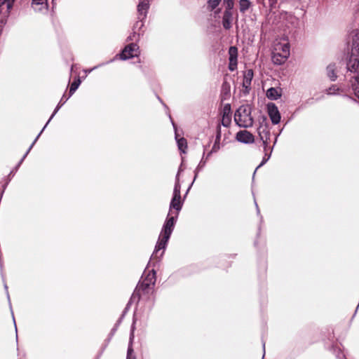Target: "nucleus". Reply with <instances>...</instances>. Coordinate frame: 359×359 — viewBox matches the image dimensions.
Here are the masks:
<instances>
[{"instance_id":"nucleus-53","label":"nucleus","mask_w":359,"mask_h":359,"mask_svg":"<svg viewBox=\"0 0 359 359\" xmlns=\"http://www.w3.org/2000/svg\"><path fill=\"white\" fill-rule=\"evenodd\" d=\"M6 0H0V6L6 3Z\"/></svg>"},{"instance_id":"nucleus-8","label":"nucleus","mask_w":359,"mask_h":359,"mask_svg":"<svg viewBox=\"0 0 359 359\" xmlns=\"http://www.w3.org/2000/svg\"><path fill=\"white\" fill-rule=\"evenodd\" d=\"M137 18L139 20H145L147 18L148 11L149 9L150 0H137Z\"/></svg>"},{"instance_id":"nucleus-37","label":"nucleus","mask_w":359,"mask_h":359,"mask_svg":"<svg viewBox=\"0 0 359 359\" xmlns=\"http://www.w3.org/2000/svg\"><path fill=\"white\" fill-rule=\"evenodd\" d=\"M181 171H182L181 168H180L178 170V172L175 176V185H174V188L177 187V189L180 190V191L181 190V184L180 182V173Z\"/></svg>"},{"instance_id":"nucleus-15","label":"nucleus","mask_w":359,"mask_h":359,"mask_svg":"<svg viewBox=\"0 0 359 359\" xmlns=\"http://www.w3.org/2000/svg\"><path fill=\"white\" fill-rule=\"evenodd\" d=\"M233 12L224 11L223 13L222 24L224 29L229 30L232 27Z\"/></svg>"},{"instance_id":"nucleus-11","label":"nucleus","mask_w":359,"mask_h":359,"mask_svg":"<svg viewBox=\"0 0 359 359\" xmlns=\"http://www.w3.org/2000/svg\"><path fill=\"white\" fill-rule=\"evenodd\" d=\"M169 118L170 119L171 123L172 125V127L175 130V140L177 141V147L179 150L185 154L186 153V149L187 148V140L184 137H180L178 138V135L177 133V125L174 122V121L172 118V116L170 114H169Z\"/></svg>"},{"instance_id":"nucleus-5","label":"nucleus","mask_w":359,"mask_h":359,"mask_svg":"<svg viewBox=\"0 0 359 359\" xmlns=\"http://www.w3.org/2000/svg\"><path fill=\"white\" fill-rule=\"evenodd\" d=\"M137 52L139 53V46L136 43L132 42L126 45L119 54L116 55V57L113 59L105 62V64H109L110 62H114L116 57L118 56H119V58L121 60H126L134 57H137Z\"/></svg>"},{"instance_id":"nucleus-44","label":"nucleus","mask_w":359,"mask_h":359,"mask_svg":"<svg viewBox=\"0 0 359 359\" xmlns=\"http://www.w3.org/2000/svg\"><path fill=\"white\" fill-rule=\"evenodd\" d=\"M129 310H126V309H123L122 314L121 315L120 318L118 319V323H121L126 314L128 313Z\"/></svg>"},{"instance_id":"nucleus-21","label":"nucleus","mask_w":359,"mask_h":359,"mask_svg":"<svg viewBox=\"0 0 359 359\" xmlns=\"http://www.w3.org/2000/svg\"><path fill=\"white\" fill-rule=\"evenodd\" d=\"M336 69L335 63H330L326 67L327 76L331 81H335L337 79Z\"/></svg>"},{"instance_id":"nucleus-36","label":"nucleus","mask_w":359,"mask_h":359,"mask_svg":"<svg viewBox=\"0 0 359 359\" xmlns=\"http://www.w3.org/2000/svg\"><path fill=\"white\" fill-rule=\"evenodd\" d=\"M225 4V10L229 11L230 12H233V8L234 6L233 0H224Z\"/></svg>"},{"instance_id":"nucleus-17","label":"nucleus","mask_w":359,"mask_h":359,"mask_svg":"<svg viewBox=\"0 0 359 359\" xmlns=\"http://www.w3.org/2000/svg\"><path fill=\"white\" fill-rule=\"evenodd\" d=\"M280 16L283 19L285 20L293 26H296L298 24L299 19L291 12L282 11L280 12Z\"/></svg>"},{"instance_id":"nucleus-43","label":"nucleus","mask_w":359,"mask_h":359,"mask_svg":"<svg viewBox=\"0 0 359 359\" xmlns=\"http://www.w3.org/2000/svg\"><path fill=\"white\" fill-rule=\"evenodd\" d=\"M278 0H269L270 9L272 10L276 7Z\"/></svg>"},{"instance_id":"nucleus-9","label":"nucleus","mask_w":359,"mask_h":359,"mask_svg":"<svg viewBox=\"0 0 359 359\" xmlns=\"http://www.w3.org/2000/svg\"><path fill=\"white\" fill-rule=\"evenodd\" d=\"M236 139L238 142L243 144H252L255 142L254 135L246 130L238 131L236 133Z\"/></svg>"},{"instance_id":"nucleus-16","label":"nucleus","mask_w":359,"mask_h":359,"mask_svg":"<svg viewBox=\"0 0 359 359\" xmlns=\"http://www.w3.org/2000/svg\"><path fill=\"white\" fill-rule=\"evenodd\" d=\"M120 325H121V323H118V321L117 320L116 323H115V325H114L113 328L111 330L107 338L104 340V343L102 347L100 353L98 355L97 359H99V357L102 354V353L104 352V349L107 348V346L109 344L110 341L111 340L112 337H114V334L116 333V332Z\"/></svg>"},{"instance_id":"nucleus-38","label":"nucleus","mask_w":359,"mask_h":359,"mask_svg":"<svg viewBox=\"0 0 359 359\" xmlns=\"http://www.w3.org/2000/svg\"><path fill=\"white\" fill-rule=\"evenodd\" d=\"M140 300V298L137 296V297H135L134 299L133 298V294L131 295L128 302L127 303L125 309L126 310H129L130 306H131V304H133V302H139Z\"/></svg>"},{"instance_id":"nucleus-31","label":"nucleus","mask_w":359,"mask_h":359,"mask_svg":"<svg viewBox=\"0 0 359 359\" xmlns=\"http://www.w3.org/2000/svg\"><path fill=\"white\" fill-rule=\"evenodd\" d=\"M259 126L257 128L270 126L267 117L265 115L259 116L258 118Z\"/></svg>"},{"instance_id":"nucleus-45","label":"nucleus","mask_w":359,"mask_h":359,"mask_svg":"<svg viewBox=\"0 0 359 359\" xmlns=\"http://www.w3.org/2000/svg\"><path fill=\"white\" fill-rule=\"evenodd\" d=\"M216 152L217 151H213V147H212V149L206 154L205 158L204 157L205 160L207 161L212 154Z\"/></svg>"},{"instance_id":"nucleus-4","label":"nucleus","mask_w":359,"mask_h":359,"mask_svg":"<svg viewBox=\"0 0 359 359\" xmlns=\"http://www.w3.org/2000/svg\"><path fill=\"white\" fill-rule=\"evenodd\" d=\"M184 204V200H182L181 193L180 190L176 188L173 189L172 196L169 205V215L179 216Z\"/></svg>"},{"instance_id":"nucleus-12","label":"nucleus","mask_w":359,"mask_h":359,"mask_svg":"<svg viewBox=\"0 0 359 359\" xmlns=\"http://www.w3.org/2000/svg\"><path fill=\"white\" fill-rule=\"evenodd\" d=\"M231 123V104L227 103L224 105L222 109V118L221 124L226 128L230 126Z\"/></svg>"},{"instance_id":"nucleus-41","label":"nucleus","mask_w":359,"mask_h":359,"mask_svg":"<svg viewBox=\"0 0 359 359\" xmlns=\"http://www.w3.org/2000/svg\"><path fill=\"white\" fill-rule=\"evenodd\" d=\"M237 68V61H232V62H229V69L231 71V72H233L234 70H236Z\"/></svg>"},{"instance_id":"nucleus-39","label":"nucleus","mask_w":359,"mask_h":359,"mask_svg":"<svg viewBox=\"0 0 359 359\" xmlns=\"http://www.w3.org/2000/svg\"><path fill=\"white\" fill-rule=\"evenodd\" d=\"M140 300V298L137 296V297H135L134 299L133 298V294L131 295L128 302L127 303L125 309L126 310H129L130 306H131V304H133V302H139Z\"/></svg>"},{"instance_id":"nucleus-3","label":"nucleus","mask_w":359,"mask_h":359,"mask_svg":"<svg viewBox=\"0 0 359 359\" xmlns=\"http://www.w3.org/2000/svg\"><path fill=\"white\" fill-rule=\"evenodd\" d=\"M252 107L249 104L240 106L234 114V121L240 128H250L253 125V118L251 115Z\"/></svg>"},{"instance_id":"nucleus-20","label":"nucleus","mask_w":359,"mask_h":359,"mask_svg":"<svg viewBox=\"0 0 359 359\" xmlns=\"http://www.w3.org/2000/svg\"><path fill=\"white\" fill-rule=\"evenodd\" d=\"M222 137V130H221V125L218 124L216 127V135L215 138V142L213 144V151H218L221 147H220V140Z\"/></svg>"},{"instance_id":"nucleus-1","label":"nucleus","mask_w":359,"mask_h":359,"mask_svg":"<svg viewBox=\"0 0 359 359\" xmlns=\"http://www.w3.org/2000/svg\"><path fill=\"white\" fill-rule=\"evenodd\" d=\"M177 219V215L168 214L164 221L154 251L151 256L154 258H157L158 261L164 254V250L173 232Z\"/></svg>"},{"instance_id":"nucleus-50","label":"nucleus","mask_w":359,"mask_h":359,"mask_svg":"<svg viewBox=\"0 0 359 359\" xmlns=\"http://www.w3.org/2000/svg\"><path fill=\"white\" fill-rule=\"evenodd\" d=\"M262 346H263L264 354H265V342L264 341H262ZM264 355H263L262 359H264Z\"/></svg>"},{"instance_id":"nucleus-52","label":"nucleus","mask_w":359,"mask_h":359,"mask_svg":"<svg viewBox=\"0 0 359 359\" xmlns=\"http://www.w3.org/2000/svg\"><path fill=\"white\" fill-rule=\"evenodd\" d=\"M260 233H261V226L259 225V226L258 227V231H257V236H259Z\"/></svg>"},{"instance_id":"nucleus-10","label":"nucleus","mask_w":359,"mask_h":359,"mask_svg":"<svg viewBox=\"0 0 359 359\" xmlns=\"http://www.w3.org/2000/svg\"><path fill=\"white\" fill-rule=\"evenodd\" d=\"M151 286L152 285L149 283L140 281L133 293V298L137 297V296L140 298L142 294H149Z\"/></svg>"},{"instance_id":"nucleus-27","label":"nucleus","mask_w":359,"mask_h":359,"mask_svg":"<svg viewBox=\"0 0 359 359\" xmlns=\"http://www.w3.org/2000/svg\"><path fill=\"white\" fill-rule=\"evenodd\" d=\"M229 62L237 61L238 57V48L236 46H230L229 48Z\"/></svg>"},{"instance_id":"nucleus-46","label":"nucleus","mask_w":359,"mask_h":359,"mask_svg":"<svg viewBox=\"0 0 359 359\" xmlns=\"http://www.w3.org/2000/svg\"><path fill=\"white\" fill-rule=\"evenodd\" d=\"M5 4H7L8 9H10L12 7V1L10 0H6Z\"/></svg>"},{"instance_id":"nucleus-22","label":"nucleus","mask_w":359,"mask_h":359,"mask_svg":"<svg viewBox=\"0 0 359 359\" xmlns=\"http://www.w3.org/2000/svg\"><path fill=\"white\" fill-rule=\"evenodd\" d=\"M328 350L335 355L337 359H346V355L337 344L331 345Z\"/></svg>"},{"instance_id":"nucleus-32","label":"nucleus","mask_w":359,"mask_h":359,"mask_svg":"<svg viewBox=\"0 0 359 359\" xmlns=\"http://www.w3.org/2000/svg\"><path fill=\"white\" fill-rule=\"evenodd\" d=\"M340 90V88H338L336 85H332L330 88L326 89V94L328 95H337L338 92Z\"/></svg>"},{"instance_id":"nucleus-48","label":"nucleus","mask_w":359,"mask_h":359,"mask_svg":"<svg viewBox=\"0 0 359 359\" xmlns=\"http://www.w3.org/2000/svg\"><path fill=\"white\" fill-rule=\"evenodd\" d=\"M154 306V299L152 300V302L149 307V312H150L152 310Z\"/></svg>"},{"instance_id":"nucleus-6","label":"nucleus","mask_w":359,"mask_h":359,"mask_svg":"<svg viewBox=\"0 0 359 359\" xmlns=\"http://www.w3.org/2000/svg\"><path fill=\"white\" fill-rule=\"evenodd\" d=\"M267 113L273 125H277L281 119L280 113L275 103L269 102L266 105Z\"/></svg>"},{"instance_id":"nucleus-19","label":"nucleus","mask_w":359,"mask_h":359,"mask_svg":"<svg viewBox=\"0 0 359 359\" xmlns=\"http://www.w3.org/2000/svg\"><path fill=\"white\" fill-rule=\"evenodd\" d=\"M210 142H211V140H210V142H209V144L208 145L203 146V157H202L201 161L199 162L198 165H197V167L194 170V181L196 180V179L198 177V172L203 170V168L205 167V165L206 164V161H205V158H204L205 154V151L207 147L210 146Z\"/></svg>"},{"instance_id":"nucleus-25","label":"nucleus","mask_w":359,"mask_h":359,"mask_svg":"<svg viewBox=\"0 0 359 359\" xmlns=\"http://www.w3.org/2000/svg\"><path fill=\"white\" fill-rule=\"evenodd\" d=\"M281 95L278 93V90L273 87L269 88L266 91V97L271 100H278Z\"/></svg>"},{"instance_id":"nucleus-40","label":"nucleus","mask_w":359,"mask_h":359,"mask_svg":"<svg viewBox=\"0 0 359 359\" xmlns=\"http://www.w3.org/2000/svg\"><path fill=\"white\" fill-rule=\"evenodd\" d=\"M135 330V317H133V323L130 327V341L133 340Z\"/></svg>"},{"instance_id":"nucleus-35","label":"nucleus","mask_w":359,"mask_h":359,"mask_svg":"<svg viewBox=\"0 0 359 359\" xmlns=\"http://www.w3.org/2000/svg\"><path fill=\"white\" fill-rule=\"evenodd\" d=\"M144 20L138 19V20L133 25V31H138L140 32L144 26Z\"/></svg>"},{"instance_id":"nucleus-49","label":"nucleus","mask_w":359,"mask_h":359,"mask_svg":"<svg viewBox=\"0 0 359 359\" xmlns=\"http://www.w3.org/2000/svg\"><path fill=\"white\" fill-rule=\"evenodd\" d=\"M343 97H345V98H347L348 100H353L355 102V100L354 98H353L352 97L348 95H343Z\"/></svg>"},{"instance_id":"nucleus-59","label":"nucleus","mask_w":359,"mask_h":359,"mask_svg":"<svg viewBox=\"0 0 359 359\" xmlns=\"http://www.w3.org/2000/svg\"><path fill=\"white\" fill-rule=\"evenodd\" d=\"M68 82H69V83H70V77L69 76Z\"/></svg>"},{"instance_id":"nucleus-18","label":"nucleus","mask_w":359,"mask_h":359,"mask_svg":"<svg viewBox=\"0 0 359 359\" xmlns=\"http://www.w3.org/2000/svg\"><path fill=\"white\" fill-rule=\"evenodd\" d=\"M82 80H83V78L79 75H76L74 76V79L72 83H71L70 88L69 89V99L78 89V88L82 82Z\"/></svg>"},{"instance_id":"nucleus-51","label":"nucleus","mask_w":359,"mask_h":359,"mask_svg":"<svg viewBox=\"0 0 359 359\" xmlns=\"http://www.w3.org/2000/svg\"><path fill=\"white\" fill-rule=\"evenodd\" d=\"M255 205H256V208H257V213L258 215H259V214H260V211H259V207H258V205H257V202H256V201H255Z\"/></svg>"},{"instance_id":"nucleus-23","label":"nucleus","mask_w":359,"mask_h":359,"mask_svg":"<svg viewBox=\"0 0 359 359\" xmlns=\"http://www.w3.org/2000/svg\"><path fill=\"white\" fill-rule=\"evenodd\" d=\"M32 7L36 11H43L47 9L46 0H32Z\"/></svg>"},{"instance_id":"nucleus-7","label":"nucleus","mask_w":359,"mask_h":359,"mask_svg":"<svg viewBox=\"0 0 359 359\" xmlns=\"http://www.w3.org/2000/svg\"><path fill=\"white\" fill-rule=\"evenodd\" d=\"M257 132L260 140L262 142L264 150L266 151L269 147V142L271 137L270 126L257 128Z\"/></svg>"},{"instance_id":"nucleus-56","label":"nucleus","mask_w":359,"mask_h":359,"mask_svg":"<svg viewBox=\"0 0 359 359\" xmlns=\"http://www.w3.org/2000/svg\"><path fill=\"white\" fill-rule=\"evenodd\" d=\"M74 65H72V67H71V72H72V74H74Z\"/></svg>"},{"instance_id":"nucleus-29","label":"nucleus","mask_w":359,"mask_h":359,"mask_svg":"<svg viewBox=\"0 0 359 359\" xmlns=\"http://www.w3.org/2000/svg\"><path fill=\"white\" fill-rule=\"evenodd\" d=\"M222 0H208L207 1V9L209 11L215 10L220 4Z\"/></svg>"},{"instance_id":"nucleus-34","label":"nucleus","mask_w":359,"mask_h":359,"mask_svg":"<svg viewBox=\"0 0 359 359\" xmlns=\"http://www.w3.org/2000/svg\"><path fill=\"white\" fill-rule=\"evenodd\" d=\"M133 341H130L128 350H127V356L126 359H136V357L135 355H133V353L134 352L133 346H132Z\"/></svg>"},{"instance_id":"nucleus-24","label":"nucleus","mask_w":359,"mask_h":359,"mask_svg":"<svg viewBox=\"0 0 359 359\" xmlns=\"http://www.w3.org/2000/svg\"><path fill=\"white\" fill-rule=\"evenodd\" d=\"M156 272L154 269H151L145 278L142 280L146 283H149L152 286H154L156 280Z\"/></svg>"},{"instance_id":"nucleus-33","label":"nucleus","mask_w":359,"mask_h":359,"mask_svg":"<svg viewBox=\"0 0 359 359\" xmlns=\"http://www.w3.org/2000/svg\"><path fill=\"white\" fill-rule=\"evenodd\" d=\"M143 32L144 31H142V33L140 32H137L136 31H133L132 33H130V34L128 36L127 38V41H137L140 38V36L141 34H143Z\"/></svg>"},{"instance_id":"nucleus-58","label":"nucleus","mask_w":359,"mask_h":359,"mask_svg":"<svg viewBox=\"0 0 359 359\" xmlns=\"http://www.w3.org/2000/svg\"><path fill=\"white\" fill-rule=\"evenodd\" d=\"M262 222H263V219H262V217H261L260 222L262 223Z\"/></svg>"},{"instance_id":"nucleus-60","label":"nucleus","mask_w":359,"mask_h":359,"mask_svg":"<svg viewBox=\"0 0 359 359\" xmlns=\"http://www.w3.org/2000/svg\"><path fill=\"white\" fill-rule=\"evenodd\" d=\"M278 135H279L278 134V135H276L275 137H277V138H278Z\"/></svg>"},{"instance_id":"nucleus-30","label":"nucleus","mask_w":359,"mask_h":359,"mask_svg":"<svg viewBox=\"0 0 359 359\" xmlns=\"http://www.w3.org/2000/svg\"><path fill=\"white\" fill-rule=\"evenodd\" d=\"M250 5L251 2L249 0H240V11L241 13L245 12L250 7Z\"/></svg>"},{"instance_id":"nucleus-28","label":"nucleus","mask_w":359,"mask_h":359,"mask_svg":"<svg viewBox=\"0 0 359 359\" xmlns=\"http://www.w3.org/2000/svg\"><path fill=\"white\" fill-rule=\"evenodd\" d=\"M273 149V147H271L270 148L269 154L266 153L267 150L264 151H265V154H264V156L261 163H259V165L256 168V169H255V172L253 173V176L255 175L257 170L258 168H259L260 167H262V165H264L269 160V158H271Z\"/></svg>"},{"instance_id":"nucleus-26","label":"nucleus","mask_w":359,"mask_h":359,"mask_svg":"<svg viewBox=\"0 0 359 359\" xmlns=\"http://www.w3.org/2000/svg\"><path fill=\"white\" fill-rule=\"evenodd\" d=\"M351 88L355 96L359 100V75L353 77Z\"/></svg>"},{"instance_id":"nucleus-57","label":"nucleus","mask_w":359,"mask_h":359,"mask_svg":"<svg viewBox=\"0 0 359 359\" xmlns=\"http://www.w3.org/2000/svg\"><path fill=\"white\" fill-rule=\"evenodd\" d=\"M139 68H140L142 72L144 71V70H143V67H142V65H140V66H139Z\"/></svg>"},{"instance_id":"nucleus-54","label":"nucleus","mask_w":359,"mask_h":359,"mask_svg":"<svg viewBox=\"0 0 359 359\" xmlns=\"http://www.w3.org/2000/svg\"><path fill=\"white\" fill-rule=\"evenodd\" d=\"M158 99L160 100V102H161V103H163V106H164L165 107H166V108H167L166 104H164V103L163 102V101L161 100V99L159 97H158Z\"/></svg>"},{"instance_id":"nucleus-2","label":"nucleus","mask_w":359,"mask_h":359,"mask_svg":"<svg viewBox=\"0 0 359 359\" xmlns=\"http://www.w3.org/2000/svg\"><path fill=\"white\" fill-rule=\"evenodd\" d=\"M350 38L348 44L346 69L352 73H357L359 67V29L352 30Z\"/></svg>"},{"instance_id":"nucleus-13","label":"nucleus","mask_w":359,"mask_h":359,"mask_svg":"<svg viewBox=\"0 0 359 359\" xmlns=\"http://www.w3.org/2000/svg\"><path fill=\"white\" fill-rule=\"evenodd\" d=\"M253 76L254 72L252 69H247L244 73L242 86L245 89V94H248L250 93Z\"/></svg>"},{"instance_id":"nucleus-42","label":"nucleus","mask_w":359,"mask_h":359,"mask_svg":"<svg viewBox=\"0 0 359 359\" xmlns=\"http://www.w3.org/2000/svg\"><path fill=\"white\" fill-rule=\"evenodd\" d=\"M99 66H95L92 69H83V75L81 76L83 78V79H85L87 76V74L90 72H91L93 69H95L96 68H97Z\"/></svg>"},{"instance_id":"nucleus-14","label":"nucleus","mask_w":359,"mask_h":359,"mask_svg":"<svg viewBox=\"0 0 359 359\" xmlns=\"http://www.w3.org/2000/svg\"><path fill=\"white\" fill-rule=\"evenodd\" d=\"M283 50L286 53L289 52L288 46H285ZM289 55V53L283 55L280 53H273L271 57L272 62L274 65H281L285 63Z\"/></svg>"},{"instance_id":"nucleus-55","label":"nucleus","mask_w":359,"mask_h":359,"mask_svg":"<svg viewBox=\"0 0 359 359\" xmlns=\"http://www.w3.org/2000/svg\"><path fill=\"white\" fill-rule=\"evenodd\" d=\"M277 140H278L277 137H275V138H274V142H273V145L272 147H274L275 144H276V142H277Z\"/></svg>"},{"instance_id":"nucleus-47","label":"nucleus","mask_w":359,"mask_h":359,"mask_svg":"<svg viewBox=\"0 0 359 359\" xmlns=\"http://www.w3.org/2000/svg\"><path fill=\"white\" fill-rule=\"evenodd\" d=\"M194 182H195V181H194V180H193V181H192V182L191 183V184L189 185V187H188V189H187V191H186V194H185V195H184V198H185V197H186V196L187 195L188 192L189 191V190H190V189H191V186L193 185V184H194Z\"/></svg>"}]
</instances>
